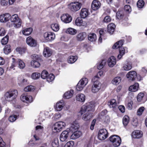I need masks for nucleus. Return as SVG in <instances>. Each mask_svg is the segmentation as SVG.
<instances>
[{
  "label": "nucleus",
  "mask_w": 147,
  "mask_h": 147,
  "mask_svg": "<svg viewBox=\"0 0 147 147\" xmlns=\"http://www.w3.org/2000/svg\"><path fill=\"white\" fill-rule=\"evenodd\" d=\"M52 54V51L51 49L48 47L45 48L43 52L44 56L46 57H49Z\"/></svg>",
  "instance_id": "nucleus-23"
},
{
  "label": "nucleus",
  "mask_w": 147,
  "mask_h": 147,
  "mask_svg": "<svg viewBox=\"0 0 147 147\" xmlns=\"http://www.w3.org/2000/svg\"><path fill=\"white\" fill-rule=\"evenodd\" d=\"M75 24L78 26H84L85 25V22H84L81 17H78L75 21Z\"/></svg>",
  "instance_id": "nucleus-27"
},
{
  "label": "nucleus",
  "mask_w": 147,
  "mask_h": 147,
  "mask_svg": "<svg viewBox=\"0 0 147 147\" xmlns=\"http://www.w3.org/2000/svg\"><path fill=\"white\" fill-rule=\"evenodd\" d=\"M103 72L102 71H99L97 74V75L95 76L92 78V81H94L95 80L97 81V80L99 78V77L103 75Z\"/></svg>",
  "instance_id": "nucleus-49"
},
{
  "label": "nucleus",
  "mask_w": 147,
  "mask_h": 147,
  "mask_svg": "<svg viewBox=\"0 0 147 147\" xmlns=\"http://www.w3.org/2000/svg\"><path fill=\"white\" fill-rule=\"evenodd\" d=\"M126 76L129 80L133 81L136 78L137 73L134 71H131L127 74Z\"/></svg>",
  "instance_id": "nucleus-11"
},
{
  "label": "nucleus",
  "mask_w": 147,
  "mask_h": 147,
  "mask_svg": "<svg viewBox=\"0 0 147 147\" xmlns=\"http://www.w3.org/2000/svg\"><path fill=\"white\" fill-rule=\"evenodd\" d=\"M124 9L125 11L127 13H130L131 11L130 6L128 5H125L124 7Z\"/></svg>",
  "instance_id": "nucleus-63"
},
{
  "label": "nucleus",
  "mask_w": 147,
  "mask_h": 147,
  "mask_svg": "<svg viewBox=\"0 0 147 147\" xmlns=\"http://www.w3.org/2000/svg\"><path fill=\"white\" fill-rule=\"evenodd\" d=\"M4 51L6 54H8L11 52V49L10 45H7L5 46L4 49Z\"/></svg>",
  "instance_id": "nucleus-48"
},
{
  "label": "nucleus",
  "mask_w": 147,
  "mask_h": 147,
  "mask_svg": "<svg viewBox=\"0 0 147 147\" xmlns=\"http://www.w3.org/2000/svg\"><path fill=\"white\" fill-rule=\"evenodd\" d=\"M88 39L89 41L91 42L95 41L97 39L96 34L94 33H90L88 35Z\"/></svg>",
  "instance_id": "nucleus-30"
},
{
  "label": "nucleus",
  "mask_w": 147,
  "mask_h": 147,
  "mask_svg": "<svg viewBox=\"0 0 147 147\" xmlns=\"http://www.w3.org/2000/svg\"><path fill=\"white\" fill-rule=\"evenodd\" d=\"M108 105L110 107L113 108H115L117 106V104L115 99H113L110 100L108 103Z\"/></svg>",
  "instance_id": "nucleus-34"
},
{
  "label": "nucleus",
  "mask_w": 147,
  "mask_h": 147,
  "mask_svg": "<svg viewBox=\"0 0 147 147\" xmlns=\"http://www.w3.org/2000/svg\"><path fill=\"white\" fill-rule=\"evenodd\" d=\"M92 81L94 83L92 87L91 91L95 93L98 92L100 89L101 84L99 81L95 80Z\"/></svg>",
  "instance_id": "nucleus-7"
},
{
  "label": "nucleus",
  "mask_w": 147,
  "mask_h": 147,
  "mask_svg": "<svg viewBox=\"0 0 147 147\" xmlns=\"http://www.w3.org/2000/svg\"><path fill=\"white\" fill-rule=\"evenodd\" d=\"M35 89V87L34 86L30 85L25 87L24 89V90L26 92L32 91H34Z\"/></svg>",
  "instance_id": "nucleus-42"
},
{
  "label": "nucleus",
  "mask_w": 147,
  "mask_h": 147,
  "mask_svg": "<svg viewBox=\"0 0 147 147\" xmlns=\"http://www.w3.org/2000/svg\"><path fill=\"white\" fill-rule=\"evenodd\" d=\"M64 105V101L63 100L60 101L56 103L55 109L57 111H60L63 109Z\"/></svg>",
  "instance_id": "nucleus-20"
},
{
  "label": "nucleus",
  "mask_w": 147,
  "mask_h": 147,
  "mask_svg": "<svg viewBox=\"0 0 147 147\" xmlns=\"http://www.w3.org/2000/svg\"><path fill=\"white\" fill-rule=\"evenodd\" d=\"M40 74L37 72H35L32 74L31 77L34 79H37L40 77Z\"/></svg>",
  "instance_id": "nucleus-54"
},
{
  "label": "nucleus",
  "mask_w": 147,
  "mask_h": 147,
  "mask_svg": "<svg viewBox=\"0 0 147 147\" xmlns=\"http://www.w3.org/2000/svg\"><path fill=\"white\" fill-rule=\"evenodd\" d=\"M139 87V84L136 83L133 85L130 86L129 88V90L130 91L135 92L138 90Z\"/></svg>",
  "instance_id": "nucleus-28"
},
{
  "label": "nucleus",
  "mask_w": 147,
  "mask_h": 147,
  "mask_svg": "<svg viewBox=\"0 0 147 147\" xmlns=\"http://www.w3.org/2000/svg\"><path fill=\"white\" fill-rule=\"evenodd\" d=\"M17 59L14 58L12 59V63L10 67L11 68H13L14 67L18 65V63L16 61Z\"/></svg>",
  "instance_id": "nucleus-58"
},
{
  "label": "nucleus",
  "mask_w": 147,
  "mask_h": 147,
  "mask_svg": "<svg viewBox=\"0 0 147 147\" xmlns=\"http://www.w3.org/2000/svg\"><path fill=\"white\" fill-rule=\"evenodd\" d=\"M10 18L11 21L13 23L11 24L12 26L15 28H18L20 27L22 22L17 14L13 15Z\"/></svg>",
  "instance_id": "nucleus-2"
},
{
  "label": "nucleus",
  "mask_w": 147,
  "mask_h": 147,
  "mask_svg": "<svg viewBox=\"0 0 147 147\" xmlns=\"http://www.w3.org/2000/svg\"><path fill=\"white\" fill-rule=\"evenodd\" d=\"M132 67V64L130 62H128L124 64L123 68L124 70L128 71L131 70Z\"/></svg>",
  "instance_id": "nucleus-29"
},
{
  "label": "nucleus",
  "mask_w": 147,
  "mask_h": 147,
  "mask_svg": "<svg viewBox=\"0 0 147 147\" xmlns=\"http://www.w3.org/2000/svg\"><path fill=\"white\" fill-rule=\"evenodd\" d=\"M17 61L18 62V67L20 69H24L25 66V65L24 62L21 59H17Z\"/></svg>",
  "instance_id": "nucleus-35"
},
{
  "label": "nucleus",
  "mask_w": 147,
  "mask_h": 147,
  "mask_svg": "<svg viewBox=\"0 0 147 147\" xmlns=\"http://www.w3.org/2000/svg\"><path fill=\"white\" fill-rule=\"evenodd\" d=\"M121 78L120 77H117L114 78L112 80V84L114 85L118 84L121 82Z\"/></svg>",
  "instance_id": "nucleus-40"
},
{
  "label": "nucleus",
  "mask_w": 147,
  "mask_h": 147,
  "mask_svg": "<svg viewBox=\"0 0 147 147\" xmlns=\"http://www.w3.org/2000/svg\"><path fill=\"white\" fill-rule=\"evenodd\" d=\"M55 76L53 74H50L48 75L47 78V81L49 82H51L54 79Z\"/></svg>",
  "instance_id": "nucleus-51"
},
{
  "label": "nucleus",
  "mask_w": 147,
  "mask_h": 147,
  "mask_svg": "<svg viewBox=\"0 0 147 147\" xmlns=\"http://www.w3.org/2000/svg\"><path fill=\"white\" fill-rule=\"evenodd\" d=\"M78 57L76 56H71L69 57L68 62L70 63H74L77 59Z\"/></svg>",
  "instance_id": "nucleus-37"
},
{
  "label": "nucleus",
  "mask_w": 147,
  "mask_h": 147,
  "mask_svg": "<svg viewBox=\"0 0 147 147\" xmlns=\"http://www.w3.org/2000/svg\"><path fill=\"white\" fill-rule=\"evenodd\" d=\"M21 100L23 102L28 103L31 102L33 100L32 97L30 96L23 94L20 97Z\"/></svg>",
  "instance_id": "nucleus-10"
},
{
  "label": "nucleus",
  "mask_w": 147,
  "mask_h": 147,
  "mask_svg": "<svg viewBox=\"0 0 147 147\" xmlns=\"http://www.w3.org/2000/svg\"><path fill=\"white\" fill-rule=\"evenodd\" d=\"M18 84L21 86L26 84L27 83V80L24 79L22 77L20 76L18 78Z\"/></svg>",
  "instance_id": "nucleus-31"
},
{
  "label": "nucleus",
  "mask_w": 147,
  "mask_h": 147,
  "mask_svg": "<svg viewBox=\"0 0 147 147\" xmlns=\"http://www.w3.org/2000/svg\"><path fill=\"white\" fill-rule=\"evenodd\" d=\"M94 106L93 104L88 103L83 105L81 108L79 113L81 115L86 113L82 116V119L85 121L90 120L92 117V113L89 112L94 110Z\"/></svg>",
  "instance_id": "nucleus-1"
},
{
  "label": "nucleus",
  "mask_w": 147,
  "mask_h": 147,
  "mask_svg": "<svg viewBox=\"0 0 147 147\" xmlns=\"http://www.w3.org/2000/svg\"><path fill=\"white\" fill-rule=\"evenodd\" d=\"M65 123L63 121H59L55 123L53 127V131L55 132H59L61 131L63 128L65 127Z\"/></svg>",
  "instance_id": "nucleus-5"
},
{
  "label": "nucleus",
  "mask_w": 147,
  "mask_h": 147,
  "mask_svg": "<svg viewBox=\"0 0 147 147\" xmlns=\"http://www.w3.org/2000/svg\"><path fill=\"white\" fill-rule=\"evenodd\" d=\"M44 37L48 41H51L54 39L55 35L53 33L49 32H46L44 34Z\"/></svg>",
  "instance_id": "nucleus-12"
},
{
  "label": "nucleus",
  "mask_w": 147,
  "mask_h": 147,
  "mask_svg": "<svg viewBox=\"0 0 147 147\" xmlns=\"http://www.w3.org/2000/svg\"><path fill=\"white\" fill-rule=\"evenodd\" d=\"M48 73L46 70H44L42 71L41 74V77L43 79L47 78Z\"/></svg>",
  "instance_id": "nucleus-59"
},
{
  "label": "nucleus",
  "mask_w": 147,
  "mask_h": 147,
  "mask_svg": "<svg viewBox=\"0 0 147 147\" xmlns=\"http://www.w3.org/2000/svg\"><path fill=\"white\" fill-rule=\"evenodd\" d=\"M9 36L6 35L2 39L1 42L2 45H5L7 44L8 41Z\"/></svg>",
  "instance_id": "nucleus-56"
},
{
  "label": "nucleus",
  "mask_w": 147,
  "mask_h": 147,
  "mask_svg": "<svg viewBox=\"0 0 147 147\" xmlns=\"http://www.w3.org/2000/svg\"><path fill=\"white\" fill-rule=\"evenodd\" d=\"M89 13L88 10L86 8H82L80 13L81 18H85L88 16Z\"/></svg>",
  "instance_id": "nucleus-21"
},
{
  "label": "nucleus",
  "mask_w": 147,
  "mask_h": 147,
  "mask_svg": "<svg viewBox=\"0 0 147 147\" xmlns=\"http://www.w3.org/2000/svg\"><path fill=\"white\" fill-rule=\"evenodd\" d=\"M6 33V31L2 27H0V36H4Z\"/></svg>",
  "instance_id": "nucleus-64"
},
{
  "label": "nucleus",
  "mask_w": 147,
  "mask_h": 147,
  "mask_svg": "<svg viewBox=\"0 0 147 147\" xmlns=\"http://www.w3.org/2000/svg\"><path fill=\"white\" fill-rule=\"evenodd\" d=\"M18 94V91L16 90H13L9 91L5 94V99L8 101H11L16 98Z\"/></svg>",
  "instance_id": "nucleus-3"
},
{
  "label": "nucleus",
  "mask_w": 147,
  "mask_h": 147,
  "mask_svg": "<svg viewBox=\"0 0 147 147\" xmlns=\"http://www.w3.org/2000/svg\"><path fill=\"white\" fill-rule=\"evenodd\" d=\"M69 136V132L67 131H63L60 134V140L62 142L65 141L67 138Z\"/></svg>",
  "instance_id": "nucleus-16"
},
{
  "label": "nucleus",
  "mask_w": 147,
  "mask_h": 147,
  "mask_svg": "<svg viewBox=\"0 0 147 147\" xmlns=\"http://www.w3.org/2000/svg\"><path fill=\"white\" fill-rule=\"evenodd\" d=\"M115 26L113 23H111L108 25L107 26L108 32L110 34H112L113 33L115 30Z\"/></svg>",
  "instance_id": "nucleus-22"
},
{
  "label": "nucleus",
  "mask_w": 147,
  "mask_h": 147,
  "mask_svg": "<svg viewBox=\"0 0 147 147\" xmlns=\"http://www.w3.org/2000/svg\"><path fill=\"white\" fill-rule=\"evenodd\" d=\"M86 36V34L85 32H80L76 35V39L78 41H81L84 40Z\"/></svg>",
  "instance_id": "nucleus-18"
},
{
  "label": "nucleus",
  "mask_w": 147,
  "mask_h": 147,
  "mask_svg": "<svg viewBox=\"0 0 147 147\" xmlns=\"http://www.w3.org/2000/svg\"><path fill=\"white\" fill-rule=\"evenodd\" d=\"M82 4L78 2H74L71 3L69 5V8L73 12L79 10L81 7Z\"/></svg>",
  "instance_id": "nucleus-6"
},
{
  "label": "nucleus",
  "mask_w": 147,
  "mask_h": 147,
  "mask_svg": "<svg viewBox=\"0 0 147 147\" xmlns=\"http://www.w3.org/2000/svg\"><path fill=\"white\" fill-rule=\"evenodd\" d=\"M123 12L122 11H119L116 13V17L119 19H122L123 17Z\"/></svg>",
  "instance_id": "nucleus-52"
},
{
  "label": "nucleus",
  "mask_w": 147,
  "mask_h": 147,
  "mask_svg": "<svg viewBox=\"0 0 147 147\" xmlns=\"http://www.w3.org/2000/svg\"><path fill=\"white\" fill-rule=\"evenodd\" d=\"M110 141L113 143V145L115 147L119 146L121 142V138L117 135H112L109 138Z\"/></svg>",
  "instance_id": "nucleus-4"
},
{
  "label": "nucleus",
  "mask_w": 147,
  "mask_h": 147,
  "mask_svg": "<svg viewBox=\"0 0 147 147\" xmlns=\"http://www.w3.org/2000/svg\"><path fill=\"white\" fill-rule=\"evenodd\" d=\"M77 100L81 102H84L85 100V96L82 94H78L76 96Z\"/></svg>",
  "instance_id": "nucleus-26"
},
{
  "label": "nucleus",
  "mask_w": 147,
  "mask_h": 147,
  "mask_svg": "<svg viewBox=\"0 0 147 147\" xmlns=\"http://www.w3.org/2000/svg\"><path fill=\"white\" fill-rule=\"evenodd\" d=\"M100 1L97 0H94L92 3V8L94 10H97L100 7Z\"/></svg>",
  "instance_id": "nucleus-14"
},
{
  "label": "nucleus",
  "mask_w": 147,
  "mask_h": 147,
  "mask_svg": "<svg viewBox=\"0 0 147 147\" xmlns=\"http://www.w3.org/2000/svg\"><path fill=\"white\" fill-rule=\"evenodd\" d=\"M107 113V111L106 110L102 111L101 113V114L102 116H103V119H105V122H107L109 121V117L108 116H104Z\"/></svg>",
  "instance_id": "nucleus-45"
},
{
  "label": "nucleus",
  "mask_w": 147,
  "mask_h": 147,
  "mask_svg": "<svg viewBox=\"0 0 147 147\" xmlns=\"http://www.w3.org/2000/svg\"><path fill=\"white\" fill-rule=\"evenodd\" d=\"M11 15L9 13H6L0 16V21L1 22H5L8 21Z\"/></svg>",
  "instance_id": "nucleus-13"
},
{
  "label": "nucleus",
  "mask_w": 147,
  "mask_h": 147,
  "mask_svg": "<svg viewBox=\"0 0 147 147\" xmlns=\"http://www.w3.org/2000/svg\"><path fill=\"white\" fill-rule=\"evenodd\" d=\"M67 33L71 35H75L77 32L76 30L72 28H69L67 29L66 31Z\"/></svg>",
  "instance_id": "nucleus-41"
},
{
  "label": "nucleus",
  "mask_w": 147,
  "mask_h": 147,
  "mask_svg": "<svg viewBox=\"0 0 147 147\" xmlns=\"http://www.w3.org/2000/svg\"><path fill=\"white\" fill-rule=\"evenodd\" d=\"M74 91L71 90L66 92L63 95V97L66 99H69L72 97L73 95Z\"/></svg>",
  "instance_id": "nucleus-24"
},
{
  "label": "nucleus",
  "mask_w": 147,
  "mask_h": 147,
  "mask_svg": "<svg viewBox=\"0 0 147 147\" xmlns=\"http://www.w3.org/2000/svg\"><path fill=\"white\" fill-rule=\"evenodd\" d=\"M106 62V59L102 60V61L99 64V65L97 66L98 69H102L105 65Z\"/></svg>",
  "instance_id": "nucleus-50"
},
{
  "label": "nucleus",
  "mask_w": 147,
  "mask_h": 147,
  "mask_svg": "<svg viewBox=\"0 0 147 147\" xmlns=\"http://www.w3.org/2000/svg\"><path fill=\"white\" fill-rule=\"evenodd\" d=\"M79 82L82 84L83 86H85L88 83V80L86 78H83Z\"/></svg>",
  "instance_id": "nucleus-55"
},
{
  "label": "nucleus",
  "mask_w": 147,
  "mask_h": 147,
  "mask_svg": "<svg viewBox=\"0 0 147 147\" xmlns=\"http://www.w3.org/2000/svg\"><path fill=\"white\" fill-rule=\"evenodd\" d=\"M61 20L64 23H68L70 22L72 20L71 16L68 14H63L61 17Z\"/></svg>",
  "instance_id": "nucleus-9"
},
{
  "label": "nucleus",
  "mask_w": 147,
  "mask_h": 147,
  "mask_svg": "<svg viewBox=\"0 0 147 147\" xmlns=\"http://www.w3.org/2000/svg\"><path fill=\"white\" fill-rule=\"evenodd\" d=\"M79 127L78 123L75 122L73 123L70 127V130L72 131H74L75 130L78 129Z\"/></svg>",
  "instance_id": "nucleus-38"
},
{
  "label": "nucleus",
  "mask_w": 147,
  "mask_h": 147,
  "mask_svg": "<svg viewBox=\"0 0 147 147\" xmlns=\"http://www.w3.org/2000/svg\"><path fill=\"white\" fill-rule=\"evenodd\" d=\"M74 144V141H70L67 143L64 147H73Z\"/></svg>",
  "instance_id": "nucleus-61"
},
{
  "label": "nucleus",
  "mask_w": 147,
  "mask_h": 147,
  "mask_svg": "<svg viewBox=\"0 0 147 147\" xmlns=\"http://www.w3.org/2000/svg\"><path fill=\"white\" fill-rule=\"evenodd\" d=\"M144 94L142 92L139 93L137 96V100L138 102H141L143 100Z\"/></svg>",
  "instance_id": "nucleus-47"
},
{
  "label": "nucleus",
  "mask_w": 147,
  "mask_h": 147,
  "mask_svg": "<svg viewBox=\"0 0 147 147\" xmlns=\"http://www.w3.org/2000/svg\"><path fill=\"white\" fill-rule=\"evenodd\" d=\"M107 62L109 66L112 67L116 63V59L114 56H111L108 59Z\"/></svg>",
  "instance_id": "nucleus-19"
},
{
  "label": "nucleus",
  "mask_w": 147,
  "mask_h": 147,
  "mask_svg": "<svg viewBox=\"0 0 147 147\" xmlns=\"http://www.w3.org/2000/svg\"><path fill=\"white\" fill-rule=\"evenodd\" d=\"M123 123L125 126H127L129 121V118L127 116H124L123 119Z\"/></svg>",
  "instance_id": "nucleus-46"
},
{
  "label": "nucleus",
  "mask_w": 147,
  "mask_h": 147,
  "mask_svg": "<svg viewBox=\"0 0 147 147\" xmlns=\"http://www.w3.org/2000/svg\"><path fill=\"white\" fill-rule=\"evenodd\" d=\"M26 50V49L24 47H18L16 49V51L21 55L24 54Z\"/></svg>",
  "instance_id": "nucleus-44"
},
{
  "label": "nucleus",
  "mask_w": 147,
  "mask_h": 147,
  "mask_svg": "<svg viewBox=\"0 0 147 147\" xmlns=\"http://www.w3.org/2000/svg\"><path fill=\"white\" fill-rule=\"evenodd\" d=\"M85 86L79 82L77 85L76 89L77 90L80 91L82 90Z\"/></svg>",
  "instance_id": "nucleus-53"
},
{
  "label": "nucleus",
  "mask_w": 147,
  "mask_h": 147,
  "mask_svg": "<svg viewBox=\"0 0 147 147\" xmlns=\"http://www.w3.org/2000/svg\"><path fill=\"white\" fill-rule=\"evenodd\" d=\"M26 42L28 45L31 47H35L36 45L35 40L31 36H29L26 38Z\"/></svg>",
  "instance_id": "nucleus-17"
},
{
  "label": "nucleus",
  "mask_w": 147,
  "mask_h": 147,
  "mask_svg": "<svg viewBox=\"0 0 147 147\" xmlns=\"http://www.w3.org/2000/svg\"><path fill=\"white\" fill-rule=\"evenodd\" d=\"M51 28L55 32L59 30V26L58 24L57 23H53L51 25Z\"/></svg>",
  "instance_id": "nucleus-43"
},
{
  "label": "nucleus",
  "mask_w": 147,
  "mask_h": 147,
  "mask_svg": "<svg viewBox=\"0 0 147 147\" xmlns=\"http://www.w3.org/2000/svg\"><path fill=\"white\" fill-rule=\"evenodd\" d=\"M17 118V116L15 115L10 116L9 118V121L11 122H13L15 121Z\"/></svg>",
  "instance_id": "nucleus-62"
},
{
  "label": "nucleus",
  "mask_w": 147,
  "mask_h": 147,
  "mask_svg": "<svg viewBox=\"0 0 147 147\" xmlns=\"http://www.w3.org/2000/svg\"><path fill=\"white\" fill-rule=\"evenodd\" d=\"M125 50L124 48L121 47L120 48L119 50V53L117 56V58L119 60L120 59L122 56L125 54Z\"/></svg>",
  "instance_id": "nucleus-36"
},
{
  "label": "nucleus",
  "mask_w": 147,
  "mask_h": 147,
  "mask_svg": "<svg viewBox=\"0 0 147 147\" xmlns=\"http://www.w3.org/2000/svg\"><path fill=\"white\" fill-rule=\"evenodd\" d=\"M144 4V3L143 0H139L137 3V6L139 8H142Z\"/></svg>",
  "instance_id": "nucleus-57"
},
{
  "label": "nucleus",
  "mask_w": 147,
  "mask_h": 147,
  "mask_svg": "<svg viewBox=\"0 0 147 147\" xmlns=\"http://www.w3.org/2000/svg\"><path fill=\"white\" fill-rule=\"evenodd\" d=\"M124 42V40H121L114 45L113 48V49H116L121 47L123 44Z\"/></svg>",
  "instance_id": "nucleus-25"
},
{
  "label": "nucleus",
  "mask_w": 147,
  "mask_h": 147,
  "mask_svg": "<svg viewBox=\"0 0 147 147\" xmlns=\"http://www.w3.org/2000/svg\"><path fill=\"white\" fill-rule=\"evenodd\" d=\"M142 132L139 130L134 131L131 135L132 137L134 138H140L142 137Z\"/></svg>",
  "instance_id": "nucleus-15"
},
{
  "label": "nucleus",
  "mask_w": 147,
  "mask_h": 147,
  "mask_svg": "<svg viewBox=\"0 0 147 147\" xmlns=\"http://www.w3.org/2000/svg\"><path fill=\"white\" fill-rule=\"evenodd\" d=\"M144 110V107H140L138 110L137 112V115L139 116L141 115Z\"/></svg>",
  "instance_id": "nucleus-60"
},
{
  "label": "nucleus",
  "mask_w": 147,
  "mask_h": 147,
  "mask_svg": "<svg viewBox=\"0 0 147 147\" xmlns=\"http://www.w3.org/2000/svg\"><path fill=\"white\" fill-rule=\"evenodd\" d=\"M33 30L32 28H26L22 31V33L24 35L28 36L32 32Z\"/></svg>",
  "instance_id": "nucleus-32"
},
{
  "label": "nucleus",
  "mask_w": 147,
  "mask_h": 147,
  "mask_svg": "<svg viewBox=\"0 0 147 147\" xmlns=\"http://www.w3.org/2000/svg\"><path fill=\"white\" fill-rule=\"evenodd\" d=\"M81 134V132L79 131H76L74 132L71 136V138L74 140L79 138Z\"/></svg>",
  "instance_id": "nucleus-33"
},
{
  "label": "nucleus",
  "mask_w": 147,
  "mask_h": 147,
  "mask_svg": "<svg viewBox=\"0 0 147 147\" xmlns=\"http://www.w3.org/2000/svg\"><path fill=\"white\" fill-rule=\"evenodd\" d=\"M31 66L34 68L39 67L40 65V63L35 60H33L31 62Z\"/></svg>",
  "instance_id": "nucleus-39"
},
{
  "label": "nucleus",
  "mask_w": 147,
  "mask_h": 147,
  "mask_svg": "<svg viewBox=\"0 0 147 147\" xmlns=\"http://www.w3.org/2000/svg\"><path fill=\"white\" fill-rule=\"evenodd\" d=\"M108 137V132L105 129H101L98 133V138L100 140H104Z\"/></svg>",
  "instance_id": "nucleus-8"
}]
</instances>
